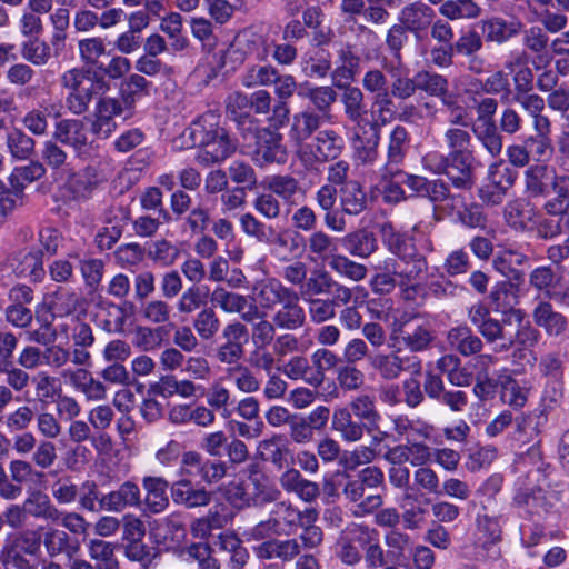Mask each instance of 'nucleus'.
<instances>
[{
  "label": "nucleus",
  "mask_w": 569,
  "mask_h": 569,
  "mask_svg": "<svg viewBox=\"0 0 569 569\" xmlns=\"http://www.w3.org/2000/svg\"><path fill=\"white\" fill-rule=\"evenodd\" d=\"M192 137L198 143L196 161L202 167L221 163L230 158L238 142L229 131L219 126L218 116L209 111L192 123Z\"/></svg>",
  "instance_id": "nucleus-1"
},
{
  "label": "nucleus",
  "mask_w": 569,
  "mask_h": 569,
  "mask_svg": "<svg viewBox=\"0 0 569 569\" xmlns=\"http://www.w3.org/2000/svg\"><path fill=\"white\" fill-rule=\"evenodd\" d=\"M61 84L68 90L66 106L74 116H81L89 109L90 102L98 90L106 92L109 84L103 77L90 71L73 68L66 71L61 77Z\"/></svg>",
  "instance_id": "nucleus-2"
},
{
  "label": "nucleus",
  "mask_w": 569,
  "mask_h": 569,
  "mask_svg": "<svg viewBox=\"0 0 569 569\" xmlns=\"http://www.w3.org/2000/svg\"><path fill=\"white\" fill-rule=\"evenodd\" d=\"M473 153L447 154L430 152L423 157L425 164L435 173H443L459 190H471L475 184Z\"/></svg>",
  "instance_id": "nucleus-3"
},
{
  "label": "nucleus",
  "mask_w": 569,
  "mask_h": 569,
  "mask_svg": "<svg viewBox=\"0 0 569 569\" xmlns=\"http://www.w3.org/2000/svg\"><path fill=\"white\" fill-rule=\"evenodd\" d=\"M343 149V139L332 129L317 132L311 143L297 150L301 163L307 170L315 169L317 164L337 159Z\"/></svg>",
  "instance_id": "nucleus-4"
},
{
  "label": "nucleus",
  "mask_w": 569,
  "mask_h": 569,
  "mask_svg": "<svg viewBox=\"0 0 569 569\" xmlns=\"http://www.w3.org/2000/svg\"><path fill=\"white\" fill-rule=\"evenodd\" d=\"M226 461L204 458L200 452L188 450L182 452L179 467L181 478L199 477L204 485H214L227 476Z\"/></svg>",
  "instance_id": "nucleus-5"
},
{
  "label": "nucleus",
  "mask_w": 569,
  "mask_h": 569,
  "mask_svg": "<svg viewBox=\"0 0 569 569\" xmlns=\"http://www.w3.org/2000/svg\"><path fill=\"white\" fill-rule=\"evenodd\" d=\"M390 339L402 343L411 352H422L430 347L433 336L418 316H412L401 317L393 323Z\"/></svg>",
  "instance_id": "nucleus-6"
},
{
  "label": "nucleus",
  "mask_w": 569,
  "mask_h": 569,
  "mask_svg": "<svg viewBox=\"0 0 569 569\" xmlns=\"http://www.w3.org/2000/svg\"><path fill=\"white\" fill-rule=\"evenodd\" d=\"M369 363L382 380L392 381L400 378L402 372L420 375L422 365L416 356H401L400 351L388 353L376 352L369 356Z\"/></svg>",
  "instance_id": "nucleus-7"
},
{
  "label": "nucleus",
  "mask_w": 569,
  "mask_h": 569,
  "mask_svg": "<svg viewBox=\"0 0 569 569\" xmlns=\"http://www.w3.org/2000/svg\"><path fill=\"white\" fill-rule=\"evenodd\" d=\"M222 342L216 349V358L223 365L239 363L244 357L249 330L243 322L232 321L222 329Z\"/></svg>",
  "instance_id": "nucleus-8"
},
{
  "label": "nucleus",
  "mask_w": 569,
  "mask_h": 569,
  "mask_svg": "<svg viewBox=\"0 0 569 569\" xmlns=\"http://www.w3.org/2000/svg\"><path fill=\"white\" fill-rule=\"evenodd\" d=\"M517 172L503 162L491 164L488 173V183L479 189V198L488 206H498L503 202L508 191L512 188Z\"/></svg>",
  "instance_id": "nucleus-9"
},
{
  "label": "nucleus",
  "mask_w": 569,
  "mask_h": 569,
  "mask_svg": "<svg viewBox=\"0 0 569 569\" xmlns=\"http://www.w3.org/2000/svg\"><path fill=\"white\" fill-rule=\"evenodd\" d=\"M211 301L226 313H238L243 322H253L260 318L259 307L248 297L222 287L213 290Z\"/></svg>",
  "instance_id": "nucleus-10"
},
{
  "label": "nucleus",
  "mask_w": 569,
  "mask_h": 569,
  "mask_svg": "<svg viewBox=\"0 0 569 569\" xmlns=\"http://www.w3.org/2000/svg\"><path fill=\"white\" fill-rule=\"evenodd\" d=\"M170 497L174 505L192 510L208 507L213 493L191 479L180 478L170 485Z\"/></svg>",
  "instance_id": "nucleus-11"
},
{
  "label": "nucleus",
  "mask_w": 569,
  "mask_h": 569,
  "mask_svg": "<svg viewBox=\"0 0 569 569\" xmlns=\"http://www.w3.org/2000/svg\"><path fill=\"white\" fill-rule=\"evenodd\" d=\"M512 319H515L517 323H521L523 312L520 309H511L509 313L505 315L501 321L490 317L486 322L481 323L477 330L487 342L497 343L496 351H508L512 348V338L506 327L511 325Z\"/></svg>",
  "instance_id": "nucleus-12"
},
{
  "label": "nucleus",
  "mask_w": 569,
  "mask_h": 569,
  "mask_svg": "<svg viewBox=\"0 0 569 569\" xmlns=\"http://www.w3.org/2000/svg\"><path fill=\"white\" fill-rule=\"evenodd\" d=\"M287 158L288 153L282 144V136L277 130L261 129L257 134L254 161L260 167H264L270 163L282 164Z\"/></svg>",
  "instance_id": "nucleus-13"
},
{
  "label": "nucleus",
  "mask_w": 569,
  "mask_h": 569,
  "mask_svg": "<svg viewBox=\"0 0 569 569\" xmlns=\"http://www.w3.org/2000/svg\"><path fill=\"white\" fill-rule=\"evenodd\" d=\"M3 268L18 278L40 281L44 276L42 250L18 251L7 258Z\"/></svg>",
  "instance_id": "nucleus-14"
},
{
  "label": "nucleus",
  "mask_w": 569,
  "mask_h": 569,
  "mask_svg": "<svg viewBox=\"0 0 569 569\" xmlns=\"http://www.w3.org/2000/svg\"><path fill=\"white\" fill-rule=\"evenodd\" d=\"M411 144L408 129L402 124L391 128L387 138V162L383 167L382 178L393 177V171L405 161Z\"/></svg>",
  "instance_id": "nucleus-15"
},
{
  "label": "nucleus",
  "mask_w": 569,
  "mask_h": 569,
  "mask_svg": "<svg viewBox=\"0 0 569 569\" xmlns=\"http://www.w3.org/2000/svg\"><path fill=\"white\" fill-rule=\"evenodd\" d=\"M142 499L139 486L127 480L118 489L102 495L99 499V510L122 512L127 508H141Z\"/></svg>",
  "instance_id": "nucleus-16"
},
{
  "label": "nucleus",
  "mask_w": 569,
  "mask_h": 569,
  "mask_svg": "<svg viewBox=\"0 0 569 569\" xmlns=\"http://www.w3.org/2000/svg\"><path fill=\"white\" fill-rule=\"evenodd\" d=\"M333 84L342 91L340 101L343 108V113L346 118L355 124L353 130L363 129L368 123V110L365 102L363 91L350 83L335 82Z\"/></svg>",
  "instance_id": "nucleus-17"
},
{
  "label": "nucleus",
  "mask_w": 569,
  "mask_h": 569,
  "mask_svg": "<svg viewBox=\"0 0 569 569\" xmlns=\"http://www.w3.org/2000/svg\"><path fill=\"white\" fill-rule=\"evenodd\" d=\"M529 257L516 248H506L492 260L496 271L506 277L511 287H519L525 282V271L520 269L529 263Z\"/></svg>",
  "instance_id": "nucleus-18"
},
{
  "label": "nucleus",
  "mask_w": 569,
  "mask_h": 569,
  "mask_svg": "<svg viewBox=\"0 0 569 569\" xmlns=\"http://www.w3.org/2000/svg\"><path fill=\"white\" fill-rule=\"evenodd\" d=\"M435 18L436 11L429 4L421 1L405 6L399 13V22H401L417 40H421L427 36Z\"/></svg>",
  "instance_id": "nucleus-19"
},
{
  "label": "nucleus",
  "mask_w": 569,
  "mask_h": 569,
  "mask_svg": "<svg viewBox=\"0 0 569 569\" xmlns=\"http://www.w3.org/2000/svg\"><path fill=\"white\" fill-rule=\"evenodd\" d=\"M52 139L81 152L88 144L86 123L74 118L59 119L54 123Z\"/></svg>",
  "instance_id": "nucleus-20"
},
{
  "label": "nucleus",
  "mask_w": 569,
  "mask_h": 569,
  "mask_svg": "<svg viewBox=\"0 0 569 569\" xmlns=\"http://www.w3.org/2000/svg\"><path fill=\"white\" fill-rule=\"evenodd\" d=\"M169 487V481L163 477L146 476L142 478V488L144 490L142 506L147 512L159 515L169 507L170 500L167 495Z\"/></svg>",
  "instance_id": "nucleus-21"
},
{
  "label": "nucleus",
  "mask_w": 569,
  "mask_h": 569,
  "mask_svg": "<svg viewBox=\"0 0 569 569\" xmlns=\"http://www.w3.org/2000/svg\"><path fill=\"white\" fill-rule=\"evenodd\" d=\"M337 199L339 200V190L329 183L322 184L315 193V201L323 211L326 227L331 231L342 232L346 229V220L335 211Z\"/></svg>",
  "instance_id": "nucleus-22"
},
{
  "label": "nucleus",
  "mask_w": 569,
  "mask_h": 569,
  "mask_svg": "<svg viewBox=\"0 0 569 569\" xmlns=\"http://www.w3.org/2000/svg\"><path fill=\"white\" fill-rule=\"evenodd\" d=\"M378 231L382 244L387 250L396 256L399 261L403 258H410V254L418 249L415 246L413 238L407 232H401L391 222H382L378 224Z\"/></svg>",
  "instance_id": "nucleus-23"
},
{
  "label": "nucleus",
  "mask_w": 569,
  "mask_h": 569,
  "mask_svg": "<svg viewBox=\"0 0 569 569\" xmlns=\"http://www.w3.org/2000/svg\"><path fill=\"white\" fill-rule=\"evenodd\" d=\"M42 545L49 558L64 556L72 559L80 550V543L66 530L50 527L42 536Z\"/></svg>",
  "instance_id": "nucleus-24"
},
{
  "label": "nucleus",
  "mask_w": 569,
  "mask_h": 569,
  "mask_svg": "<svg viewBox=\"0 0 569 569\" xmlns=\"http://www.w3.org/2000/svg\"><path fill=\"white\" fill-rule=\"evenodd\" d=\"M532 319L537 327L551 337L561 336L567 329V318L557 311L549 300L541 299L532 310Z\"/></svg>",
  "instance_id": "nucleus-25"
},
{
  "label": "nucleus",
  "mask_w": 569,
  "mask_h": 569,
  "mask_svg": "<svg viewBox=\"0 0 569 569\" xmlns=\"http://www.w3.org/2000/svg\"><path fill=\"white\" fill-rule=\"evenodd\" d=\"M322 116L310 109L298 112L292 117L289 138L297 150H301L309 144L306 142L315 132H318Z\"/></svg>",
  "instance_id": "nucleus-26"
},
{
  "label": "nucleus",
  "mask_w": 569,
  "mask_h": 569,
  "mask_svg": "<svg viewBox=\"0 0 569 569\" xmlns=\"http://www.w3.org/2000/svg\"><path fill=\"white\" fill-rule=\"evenodd\" d=\"M299 300V293L295 291L272 315L271 320L278 329L293 331L305 326L306 311Z\"/></svg>",
  "instance_id": "nucleus-27"
},
{
  "label": "nucleus",
  "mask_w": 569,
  "mask_h": 569,
  "mask_svg": "<svg viewBox=\"0 0 569 569\" xmlns=\"http://www.w3.org/2000/svg\"><path fill=\"white\" fill-rule=\"evenodd\" d=\"M178 557L194 569H221L220 560L207 542H191L178 551Z\"/></svg>",
  "instance_id": "nucleus-28"
},
{
  "label": "nucleus",
  "mask_w": 569,
  "mask_h": 569,
  "mask_svg": "<svg viewBox=\"0 0 569 569\" xmlns=\"http://www.w3.org/2000/svg\"><path fill=\"white\" fill-rule=\"evenodd\" d=\"M370 200L365 188L356 180H350L339 189L341 213L359 216L369 208Z\"/></svg>",
  "instance_id": "nucleus-29"
},
{
  "label": "nucleus",
  "mask_w": 569,
  "mask_h": 569,
  "mask_svg": "<svg viewBox=\"0 0 569 569\" xmlns=\"http://www.w3.org/2000/svg\"><path fill=\"white\" fill-rule=\"evenodd\" d=\"M342 492L346 499L357 503V515L370 513L382 505L381 495L369 492L358 478L348 480Z\"/></svg>",
  "instance_id": "nucleus-30"
},
{
  "label": "nucleus",
  "mask_w": 569,
  "mask_h": 569,
  "mask_svg": "<svg viewBox=\"0 0 569 569\" xmlns=\"http://www.w3.org/2000/svg\"><path fill=\"white\" fill-rule=\"evenodd\" d=\"M337 63V67L331 72L333 83L341 81L351 83L361 71V58L350 43L343 44L338 50Z\"/></svg>",
  "instance_id": "nucleus-31"
},
{
  "label": "nucleus",
  "mask_w": 569,
  "mask_h": 569,
  "mask_svg": "<svg viewBox=\"0 0 569 569\" xmlns=\"http://www.w3.org/2000/svg\"><path fill=\"white\" fill-rule=\"evenodd\" d=\"M331 53L325 48L307 51L299 61L302 74L310 79L326 78L332 68Z\"/></svg>",
  "instance_id": "nucleus-32"
},
{
  "label": "nucleus",
  "mask_w": 569,
  "mask_h": 569,
  "mask_svg": "<svg viewBox=\"0 0 569 569\" xmlns=\"http://www.w3.org/2000/svg\"><path fill=\"white\" fill-rule=\"evenodd\" d=\"M27 516L57 523L61 511L51 502L50 497L41 490H32L23 501Z\"/></svg>",
  "instance_id": "nucleus-33"
},
{
  "label": "nucleus",
  "mask_w": 569,
  "mask_h": 569,
  "mask_svg": "<svg viewBox=\"0 0 569 569\" xmlns=\"http://www.w3.org/2000/svg\"><path fill=\"white\" fill-rule=\"evenodd\" d=\"M501 516L478 513L476 517L475 543L487 549L497 545L502 538Z\"/></svg>",
  "instance_id": "nucleus-34"
},
{
  "label": "nucleus",
  "mask_w": 569,
  "mask_h": 569,
  "mask_svg": "<svg viewBox=\"0 0 569 569\" xmlns=\"http://www.w3.org/2000/svg\"><path fill=\"white\" fill-rule=\"evenodd\" d=\"M353 417L348 408H338L332 413L331 427L347 442L361 440L367 430V427Z\"/></svg>",
  "instance_id": "nucleus-35"
},
{
  "label": "nucleus",
  "mask_w": 569,
  "mask_h": 569,
  "mask_svg": "<svg viewBox=\"0 0 569 569\" xmlns=\"http://www.w3.org/2000/svg\"><path fill=\"white\" fill-rule=\"evenodd\" d=\"M348 409L367 427L368 432L379 429L381 415L377 409L375 396L368 393L358 395L349 402Z\"/></svg>",
  "instance_id": "nucleus-36"
},
{
  "label": "nucleus",
  "mask_w": 569,
  "mask_h": 569,
  "mask_svg": "<svg viewBox=\"0 0 569 569\" xmlns=\"http://www.w3.org/2000/svg\"><path fill=\"white\" fill-rule=\"evenodd\" d=\"M522 28L520 21H507L501 17H491L481 21V30L486 41L498 44L517 36Z\"/></svg>",
  "instance_id": "nucleus-37"
},
{
  "label": "nucleus",
  "mask_w": 569,
  "mask_h": 569,
  "mask_svg": "<svg viewBox=\"0 0 569 569\" xmlns=\"http://www.w3.org/2000/svg\"><path fill=\"white\" fill-rule=\"evenodd\" d=\"M417 81L420 91L439 98L447 108L453 106L452 96L449 93V82L445 76L422 70L417 72Z\"/></svg>",
  "instance_id": "nucleus-38"
},
{
  "label": "nucleus",
  "mask_w": 569,
  "mask_h": 569,
  "mask_svg": "<svg viewBox=\"0 0 569 569\" xmlns=\"http://www.w3.org/2000/svg\"><path fill=\"white\" fill-rule=\"evenodd\" d=\"M447 341L451 349L465 357L476 355L483 348L482 340L465 325L451 328L448 331Z\"/></svg>",
  "instance_id": "nucleus-39"
},
{
  "label": "nucleus",
  "mask_w": 569,
  "mask_h": 569,
  "mask_svg": "<svg viewBox=\"0 0 569 569\" xmlns=\"http://www.w3.org/2000/svg\"><path fill=\"white\" fill-rule=\"evenodd\" d=\"M341 246L351 256L367 259L378 249V242L372 232L359 229L347 233L340 239Z\"/></svg>",
  "instance_id": "nucleus-40"
},
{
  "label": "nucleus",
  "mask_w": 569,
  "mask_h": 569,
  "mask_svg": "<svg viewBox=\"0 0 569 569\" xmlns=\"http://www.w3.org/2000/svg\"><path fill=\"white\" fill-rule=\"evenodd\" d=\"M9 481L13 483V490L10 491V500L21 497L23 485L33 478L40 479L44 477L42 471L37 470L30 461L22 459H12L8 465Z\"/></svg>",
  "instance_id": "nucleus-41"
},
{
  "label": "nucleus",
  "mask_w": 569,
  "mask_h": 569,
  "mask_svg": "<svg viewBox=\"0 0 569 569\" xmlns=\"http://www.w3.org/2000/svg\"><path fill=\"white\" fill-rule=\"evenodd\" d=\"M150 86L151 83L139 73H132L121 81L119 99L128 111H132L139 100L149 96ZM132 112H130V116Z\"/></svg>",
  "instance_id": "nucleus-42"
},
{
  "label": "nucleus",
  "mask_w": 569,
  "mask_h": 569,
  "mask_svg": "<svg viewBox=\"0 0 569 569\" xmlns=\"http://www.w3.org/2000/svg\"><path fill=\"white\" fill-rule=\"evenodd\" d=\"M268 190L286 203L296 204L305 197V190L298 179L291 174H276L268 181Z\"/></svg>",
  "instance_id": "nucleus-43"
},
{
  "label": "nucleus",
  "mask_w": 569,
  "mask_h": 569,
  "mask_svg": "<svg viewBox=\"0 0 569 569\" xmlns=\"http://www.w3.org/2000/svg\"><path fill=\"white\" fill-rule=\"evenodd\" d=\"M269 515L281 536L295 533L303 519V511L287 502L276 503Z\"/></svg>",
  "instance_id": "nucleus-44"
},
{
  "label": "nucleus",
  "mask_w": 569,
  "mask_h": 569,
  "mask_svg": "<svg viewBox=\"0 0 569 569\" xmlns=\"http://www.w3.org/2000/svg\"><path fill=\"white\" fill-rule=\"evenodd\" d=\"M298 96L310 100L315 109L322 114L330 112L337 100V92L330 86L312 87L308 82L299 84Z\"/></svg>",
  "instance_id": "nucleus-45"
},
{
  "label": "nucleus",
  "mask_w": 569,
  "mask_h": 569,
  "mask_svg": "<svg viewBox=\"0 0 569 569\" xmlns=\"http://www.w3.org/2000/svg\"><path fill=\"white\" fill-rule=\"evenodd\" d=\"M558 174L546 164H535L525 172L527 191L533 197L546 196Z\"/></svg>",
  "instance_id": "nucleus-46"
},
{
  "label": "nucleus",
  "mask_w": 569,
  "mask_h": 569,
  "mask_svg": "<svg viewBox=\"0 0 569 569\" xmlns=\"http://www.w3.org/2000/svg\"><path fill=\"white\" fill-rule=\"evenodd\" d=\"M293 292L292 288L284 286L276 278H271L259 284L257 296L262 308L273 309L277 305L283 303Z\"/></svg>",
  "instance_id": "nucleus-47"
},
{
  "label": "nucleus",
  "mask_w": 569,
  "mask_h": 569,
  "mask_svg": "<svg viewBox=\"0 0 569 569\" xmlns=\"http://www.w3.org/2000/svg\"><path fill=\"white\" fill-rule=\"evenodd\" d=\"M116 548V543L99 538L87 542L88 555L96 562V569H119Z\"/></svg>",
  "instance_id": "nucleus-48"
},
{
  "label": "nucleus",
  "mask_w": 569,
  "mask_h": 569,
  "mask_svg": "<svg viewBox=\"0 0 569 569\" xmlns=\"http://www.w3.org/2000/svg\"><path fill=\"white\" fill-rule=\"evenodd\" d=\"M550 188L555 196L543 204L545 211L555 217L565 216L569 210V176H557Z\"/></svg>",
  "instance_id": "nucleus-49"
},
{
  "label": "nucleus",
  "mask_w": 569,
  "mask_h": 569,
  "mask_svg": "<svg viewBox=\"0 0 569 569\" xmlns=\"http://www.w3.org/2000/svg\"><path fill=\"white\" fill-rule=\"evenodd\" d=\"M398 261L388 258L377 267L379 272L370 280V287L375 293L388 295L398 287L400 278L397 272Z\"/></svg>",
  "instance_id": "nucleus-50"
},
{
  "label": "nucleus",
  "mask_w": 569,
  "mask_h": 569,
  "mask_svg": "<svg viewBox=\"0 0 569 569\" xmlns=\"http://www.w3.org/2000/svg\"><path fill=\"white\" fill-rule=\"evenodd\" d=\"M62 106L59 103L50 104L43 109H31L22 118L24 128L34 136H46L48 132V116L59 119L61 117Z\"/></svg>",
  "instance_id": "nucleus-51"
},
{
  "label": "nucleus",
  "mask_w": 569,
  "mask_h": 569,
  "mask_svg": "<svg viewBox=\"0 0 569 569\" xmlns=\"http://www.w3.org/2000/svg\"><path fill=\"white\" fill-rule=\"evenodd\" d=\"M471 131L490 156L498 157L501 153L503 138L496 122L472 123Z\"/></svg>",
  "instance_id": "nucleus-52"
},
{
  "label": "nucleus",
  "mask_w": 569,
  "mask_h": 569,
  "mask_svg": "<svg viewBox=\"0 0 569 569\" xmlns=\"http://www.w3.org/2000/svg\"><path fill=\"white\" fill-rule=\"evenodd\" d=\"M331 286H333V278L327 270L313 269L310 271L309 276H307L303 286L298 293L303 300L318 298L322 295H330Z\"/></svg>",
  "instance_id": "nucleus-53"
},
{
  "label": "nucleus",
  "mask_w": 569,
  "mask_h": 569,
  "mask_svg": "<svg viewBox=\"0 0 569 569\" xmlns=\"http://www.w3.org/2000/svg\"><path fill=\"white\" fill-rule=\"evenodd\" d=\"M318 512L313 508L303 510V519L299 523L302 532L297 538L300 542L301 549H315L322 543L323 533L320 527L316 525Z\"/></svg>",
  "instance_id": "nucleus-54"
},
{
  "label": "nucleus",
  "mask_w": 569,
  "mask_h": 569,
  "mask_svg": "<svg viewBox=\"0 0 569 569\" xmlns=\"http://www.w3.org/2000/svg\"><path fill=\"white\" fill-rule=\"evenodd\" d=\"M208 303V291L199 286H190L181 292L176 302V310L179 315L189 316L206 308Z\"/></svg>",
  "instance_id": "nucleus-55"
},
{
  "label": "nucleus",
  "mask_w": 569,
  "mask_h": 569,
  "mask_svg": "<svg viewBox=\"0 0 569 569\" xmlns=\"http://www.w3.org/2000/svg\"><path fill=\"white\" fill-rule=\"evenodd\" d=\"M513 505L518 508H525L530 515L537 516L547 512L550 506L541 488L520 490L513 497Z\"/></svg>",
  "instance_id": "nucleus-56"
},
{
  "label": "nucleus",
  "mask_w": 569,
  "mask_h": 569,
  "mask_svg": "<svg viewBox=\"0 0 569 569\" xmlns=\"http://www.w3.org/2000/svg\"><path fill=\"white\" fill-rule=\"evenodd\" d=\"M533 79V72L529 67H522L513 74L515 94L512 101L517 102L520 107L528 103V101L541 98L539 94L531 92Z\"/></svg>",
  "instance_id": "nucleus-57"
},
{
  "label": "nucleus",
  "mask_w": 569,
  "mask_h": 569,
  "mask_svg": "<svg viewBox=\"0 0 569 569\" xmlns=\"http://www.w3.org/2000/svg\"><path fill=\"white\" fill-rule=\"evenodd\" d=\"M10 154L19 160H27L34 154L36 141L22 129L14 128L7 136Z\"/></svg>",
  "instance_id": "nucleus-58"
},
{
  "label": "nucleus",
  "mask_w": 569,
  "mask_h": 569,
  "mask_svg": "<svg viewBox=\"0 0 569 569\" xmlns=\"http://www.w3.org/2000/svg\"><path fill=\"white\" fill-rule=\"evenodd\" d=\"M281 435H273L271 438L263 439L258 443L257 450L263 460L272 462L279 469L283 468L287 463V455L289 449L281 446Z\"/></svg>",
  "instance_id": "nucleus-59"
},
{
  "label": "nucleus",
  "mask_w": 569,
  "mask_h": 569,
  "mask_svg": "<svg viewBox=\"0 0 569 569\" xmlns=\"http://www.w3.org/2000/svg\"><path fill=\"white\" fill-rule=\"evenodd\" d=\"M308 251L317 259L327 260L337 256V241L323 230L313 231L307 241Z\"/></svg>",
  "instance_id": "nucleus-60"
},
{
  "label": "nucleus",
  "mask_w": 569,
  "mask_h": 569,
  "mask_svg": "<svg viewBox=\"0 0 569 569\" xmlns=\"http://www.w3.org/2000/svg\"><path fill=\"white\" fill-rule=\"evenodd\" d=\"M227 170L228 177L232 182L238 184V188H242L246 191H252L257 188L258 176L250 163L242 160H234Z\"/></svg>",
  "instance_id": "nucleus-61"
},
{
  "label": "nucleus",
  "mask_w": 569,
  "mask_h": 569,
  "mask_svg": "<svg viewBox=\"0 0 569 569\" xmlns=\"http://www.w3.org/2000/svg\"><path fill=\"white\" fill-rule=\"evenodd\" d=\"M290 380H302L307 385L317 388V381L313 378L312 367L309 360L303 356L291 357L280 369Z\"/></svg>",
  "instance_id": "nucleus-62"
},
{
  "label": "nucleus",
  "mask_w": 569,
  "mask_h": 569,
  "mask_svg": "<svg viewBox=\"0 0 569 569\" xmlns=\"http://www.w3.org/2000/svg\"><path fill=\"white\" fill-rule=\"evenodd\" d=\"M501 386L500 397L503 403L519 409L527 402L528 390L520 386L519 382L512 377L505 375L499 377Z\"/></svg>",
  "instance_id": "nucleus-63"
},
{
  "label": "nucleus",
  "mask_w": 569,
  "mask_h": 569,
  "mask_svg": "<svg viewBox=\"0 0 569 569\" xmlns=\"http://www.w3.org/2000/svg\"><path fill=\"white\" fill-rule=\"evenodd\" d=\"M192 325L202 340L212 339L220 330V319L211 307L202 308L193 318Z\"/></svg>",
  "instance_id": "nucleus-64"
}]
</instances>
